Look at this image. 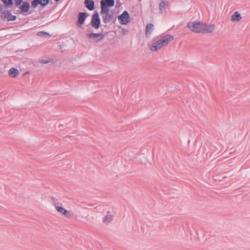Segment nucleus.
Returning a JSON list of instances; mask_svg holds the SVG:
<instances>
[{
  "mask_svg": "<svg viewBox=\"0 0 250 250\" xmlns=\"http://www.w3.org/2000/svg\"><path fill=\"white\" fill-rule=\"evenodd\" d=\"M173 40L174 37L170 35L161 36L153 40L151 43H148V47L150 50L156 51L167 45Z\"/></svg>",
  "mask_w": 250,
  "mask_h": 250,
  "instance_id": "obj_1",
  "label": "nucleus"
},
{
  "mask_svg": "<svg viewBox=\"0 0 250 250\" xmlns=\"http://www.w3.org/2000/svg\"><path fill=\"white\" fill-rule=\"evenodd\" d=\"M188 27L195 33H202L203 23L198 21L189 22L187 25Z\"/></svg>",
  "mask_w": 250,
  "mask_h": 250,
  "instance_id": "obj_2",
  "label": "nucleus"
},
{
  "mask_svg": "<svg viewBox=\"0 0 250 250\" xmlns=\"http://www.w3.org/2000/svg\"><path fill=\"white\" fill-rule=\"evenodd\" d=\"M101 24V19L98 13L96 11L92 15L91 21V25L95 29H99Z\"/></svg>",
  "mask_w": 250,
  "mask_h": 250,
  "instance_id": "obj_3",
  "label": "nucleus"
},
{
  "mask_svg": "<svg viewBox=\"0 0 250 250\" xmlns=\"http://www.w3.org/2000/svg\"><path fill=\"white\" fill-rule=\"evenodd\" d=\"M120 23L122 24H126L129 21V16L127 11H125L118 17Z\"/></svg>",
  "mask_w": 250,
  "mask_h": 250,
  "instance_id": "obj_4",
  "label": "nucleus"
},
{
  "mask_svg": "<svg viewBox=\"0 0 250 250\" xmlns=\"http://www.w3.org/2000/svg\"><path fill=\"white\" fill-rule=\"evenodd\" d=\"M88 16V14L85 12H80L78 15V20L76 22V24L78 26L81 27L83 25L86 18Z\"/></svg>",
  "mask_w": 250,
  "mask_h": 250,
  "instance_id": "obj_5",
  "label": "nucleus"
},
{
  "mask_svg": "<svg viewBox=\"0 0 250 250\" xmlns=\"http://www.w3.org/2000/svg\"><path fill=\"white\" fill-rule=\"evenodd\" d=\"M1 18L3 20H7L8 21H12L16 19V16L12 15L10 11H6L2 12Z\"/></svg>",
  "mask_w": 250,
  "mask_h": 250,
  "instance_id": "obj_6",
  "label": "nucleus"
},
{
  "mask_svg": "<svg viewBox=\"0 0 250 250\" xmlns=\"http://www.w3.org/2000/svg\"><path fill=\"white\" fill-rule=\"evenodd\" d=\"M202 30V33H212L215 29V25L213 24H207L203 23V27Z\"/></svg>",
  "mask_w": 250,
  "mask_h": 250,
  "instance_id": "obj_7",
  "label": "nucleus"
},
{
  "mask_svg": "<svg viewBox=\"0 0 250 250\" xmlns=\"http://www.w3.org/2000/svg\"><path fill=\"white\" fill-rule=\"evenodd\" d=\"M87 37L90 39H95L99 38L97 42H100L104 39V35L102 33H89L86 35Z\"/></svg>",
  "mask_w": 250,
  "mask_h": 250,
  "instance_id": "obj_8",
  "label": "nucleus"
},
{
  "mask_svg": "<svg viewBox=\"0 0 250 250\" xmlns=\"http://www.w3.org/2000/svg\"><path fill=\"white\" fill-rule=\"evenodd\" d=\"M19 6V8L21 10V12L22 13H27L28 12L29 8H30V4L27 2H23L22 3V4H21Z\"/></svg>",
  "mask_w": 250,
  "mask_h": 250,
  "instance_id": "obj_9",
  "label": "nucleus"
},
{
  "mask_svg": "<svg viewBox=\"0 0 250 250\" xmlns=\"http://www.w3.org/2000/svg\"><path fill=\"white\" fill-rule=\"evenodd\" d=\"M85 7L90 11H92L95 8V2L93 0H84Z\"/></svg>",
  "mask_w": 250,
  "mask_h": 250,
  "instance_id": "obj_10",
  "label": "nucleus"
},
{
  "mask_svg": "<svg viewBox=\"0 0 250 250\" xmlns=\"http://www.w3.org/2000/svg\"><path fill=\"white\" fill-rule=\"evenodd\" d=\"M153 31V25L151 23H148L146 26V35L147 38L149 37Z\"/></svg>",
  "mask_w": 250,
  "mask_h": 250,
  "instance_id": "obj_11",
  "label": "nucleus"
},
{
  "mask_svg": "<svg viewBox=\"0 0 250 250\" xmlns=\"http://www.w3.org/2000/svg\"><path fill=\"white\" fill-rule=\"evenodd\" d=\"M168 1L166 0H162L159 3V9L160 11V13H162L163 10L165 9V8L168 6Z\"/></svg>",
  "mask_w": 250,
  "mask_h": 250,
  "instance_id": "obj_12",
  "label": "nucleus"
},
{
  "mask_svg": "<svg viewBox=\"0 0 250 250\" xmlns=\"http://www.w3.org/2000/svg\"><path fill=\"white\" fill-rule=\"evenodd\" d=\"M114 0H101V4H103L105 6L112 7L114 5Z\"/></svg>",
  "mask_w": 250,
  "mask_h": 250,
  "instance_id": "obj_13",
  "label": "nucleus"
},
{
  "mask_svg": "<svg viewBox=\"0 0 250 250\" xmlns=\"http://www.w3.org/2000/svg\"><path fill=\"white\" fill-rule=\"evenodd\" d=\"M19 70L14 67L10 68L9 71V75L12 78H16L19 74Z\"/></svg>",
  "mask_w": 250,
  "mask_h": 250,
  "instance_id": "obj_14",
  "label": "nucleus"
},
{
  "mask_svg": "<svg viewBox=\"0 0 250 250\" xmlns=\"http://www.w3.org/2000/svg\"><path fill=\"white\" fill-rule=\"evenodd\" d=\"M113 219L112 215L109 212H107V214L104 217L103 219V222L105 224L110 223Z\"/></svg>",
  "mask_w": 250,
  "mask_h": 250,
  "instance_id": "obj_15",
  "label": "nucleus"
},
{
  "mask_svg": "<svg viewBox=\"0 0 250 250\" xmlns=\"http://www.w3.org/2000/svg\"><path fill=\"white\" fill-rule=\"evenodd\" d=\"M55 208L56 210L58 212H59L60 213H62L64 215L67 216V214L69 213V211H68V210H67L66 209H64L61 206H56Z\"/></svg>",
  "mask_w": 250,
  "mask_h": 250,
  "instance_id": "obj_16",
  "label": "nucleus"
},
{
  "mask_svg": "<svg viewBox=\"0 0 250 250\" xmlns=\"http://www.w3.org/2000/svg\"><path fill=\"white\" fill-rule=\"evenodd\" d=\"M242 19L241 14L237 11L234 12V13L231 16V21H240Z\"/></svg>",
  "mask_w": 250,
  "mask_h": 250,
  "instance_id": "obj_17",
  "label": "nucleus"
},
{
  "mask_svg": "<svg viewBox=\"0 0 250 250\" xmlns=\"http://www.w3.org/2000/svg\"><path fill=\"white\" fill-rule=\"evenodd\" d=\"M101 13L102 14H109V8L110 7V6H105L103 4H101Z\"/></svg>",
  "mask_w": 250,
  "mask_h": 250,
  "instance_id": "obj_18",
  "label": "nucleus"
},
{
  "mask_svg": "<svg viewBox=\"0 0 250 250\" xmlns=\"http://www.w3.org/2000/svg\"><path fill=\"white\" fill-rule=\"evenodd\" d=\"M105 15L103 16V21L104 23H106L107 22L110 21L112 19V16L109 14H104Z\"/></svg>",
  "mask_w": 250,
  "mask_h": 250,
  "instance_id": "obj_19",
  "label": "nucleus"
},
{
  "mask_svg": "<svg viewBox=\"0 0 250 250\" xmlns=\"http://www.w3.org/2000/svg\"><path fill=\"white\" fill-rule=\"evenodd\" d=\"M37 35L39 37H43L45 38H49L50 37V35L48 33L44 31L39 32L37 33Z\"/></svg>",
  "mask_w": 250,
  "mask_h": 250,
  "instance_id": "obj_20",
  "label": "nucleus"
},
{
  "mask_svg": "<svg viewBox=\"0 0 250 250\" xmlns=\"http://www.w3.org/2000/svg\"><path fill=\"white\" fill-rule=\"evenodd\" d=\"M6 7L12 5L13 3V0H1Z\"/></svg>",
  "mask_w": 250,
  "mask_h": 250,
  "instance_id": "obj_21",
  "label": "nucleus"
},
{
  "mask_svg": "<svg viewBox=\"0 0 250 250\" xmlns=\"http://www.w3.org/2000/svg\"><path fill=\"white\" fill-rule=\"evenodd\" d=\"M39 4L41 5L40 0H33L31 2V6L34 8H36Z\"/></svg>",
  "mask_w": 250,
  "mask_h": 250,
  "instance_id": "obj_22",
  "label": "nucleus"
},
{
  "mask_svg": "<svg viewBox=\"0 0 250 250\" xmlns=\"http://www.w3.org/2000/svg\"><path fill=\"white\" fill-rule=\"evenodd\" d=\"M40 1L41 2V5L45 7L48 4L49 0H40Z\"/></svg>",
  "mask_w": 250,
  "mask_h": 250,
  "instance_id": "obj_23",
  "label": "nucleus"
},
{
  "mask_svg": "<svg viewBox=\"0 0 250 250\" xmlns=\"http://www.w3.org/2000/svg\"><path fill=\"white\" fill-rule=\"evenodd\" d=\"M51 61H52V60H51L50 59H46V60L41 59L40 60V62L42 63L46 64V63L51 62Z\"/></svg>",
  "mask_w": 250,
  "mask_h": 250,
  "instance_id": "obj_24",
  "label": "nucleus"
},
{
  "mask_svg": "<svg viewBox=\"0 0 250 250\" xmlns=\"http://www.w3.org/2000/svg\"><path fill=\"white\" fill-rule=\"evenodd\" d=\"M23 0H14L15 4L17 7L20 5L22 2Z\"/></svg>",
  "mask_w": 250,
  "mask_h": 250,
  "instance_id": "obj_25",
  "label": "nucleus"
},
{
  "mask_svg": "<svg viewBox=\"0 0 250 250\" xmlns=\"http://www.w3.org/2000/svg\"><path fill=\"white\" fill-rule=\"evenodd\" d=\"M60 0H55V1L56 2H58V1H59Z\"/></svg>",
  "mask_w": 250,
  "mask_h": 250,
  "instance_id": "obj_26",
  "label": "nucleus"
},
{
  "mask_svg": "<svg viewBox=\"0 0 250 250\" xmlns=\"http://www.w3.org/2000/svg\"><path fill=\"white\" fill-rule=\"evenodd\" d=\"M1 6L0 5V11L1 10Z\"/></svg>",
  "mask_w": 250,
  "mask_h": 250,
  "instance_id": "obj_27",
  "label": "nucleus"
}]
</instances>
